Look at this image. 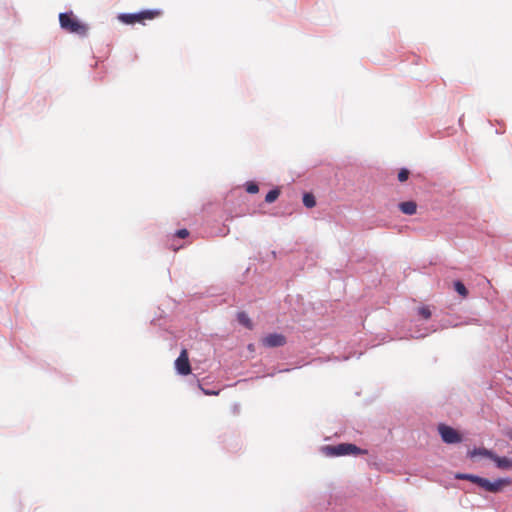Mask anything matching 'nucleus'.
Masks as SVG:
<instances>
[{"instance_id": "1", "label": "nucleus", "mask_w": 512, "mask_h": 512, "mask_svg": "<svg viewBox=\"0 0 512 512\" xmlns=\"http://www.w3.org/2000/svg\"><path fill=\"white\" fill-rule=\"evenodd\" d=\"M163 14L160 9L143 10L138 13H122L118 15V20L126 25H134L136 23L145 25L146 21H152Z\"/></svg>"}, {"instance_id": "2", "label": "nucleus", "mask_w": 512, "mask_h": 512, "mask_svg": "<svg viewBox=\"0 0 512 512\" xmlns=\"http://www.w3.org/2000/svg\"><path fill=\"white\" fill-rule=\"evenodd\" d=\"M59 22L62 29L69 33L85 36L88 31L87 25L81 23L73 13H61L59 15Z\"/></svg>"}, {"instance_id": "3", "label": "nucleus", "mask_w": 512, "mask_h": 512, "mask_svg": "<svg viewBox=\"0 0 512 512\" xmlns=\"http://www.w3.org/2000/svg\"><path fill=\"white\" fill-rule=\"evenodd\" d=\"M327 450L329 451L330 455L333 456H342V455H349V454H365L366 451L360 449L354 444L350 443H341L336 446H328Z\"/></svg>"}, {"instance_id": "4", "label": "nucleus", "mask_w": 512, "mask_h": 512, "mask_svg": "<svg viewBox=\"0 0 512 512\" xmlns=\"http://www.w3.org/2000/svg\"><path fill=\"white\" fill-rule=\"evenodd\" d=\"M438 430L442 437V440L445 443H448V444L459 443L462 440L461 435L458 433V431L453 429L450 426L441 424V425H439Z\"/></svg>"}, {"instance_id": "5", "label": "nucleus", "mask_w": 512, "mask_h": 512, "mask_svg": "<svg viewBox=\"0 0 512 512\" xmlns=\"http://www.w3.org/2000/svg\"><path fill=\"white\" fill-rule=\"evenodd\" d=\"M175 368L181 375H188L191 373V366L189 362L188 352L183 349L179 357L175 360Z\"/></svg>"}, {"instance_id": "6", "label": "nucleus", "mask_w": 512, "mask_h": 512, "mask_svg": "<svg viewBox=\"0 0 512 512\" xmlns=\"http://www.w3.org/2000/svg\"><path fill=\"white\" fill-rule=\"evenodd\" d=\"M261 343L268 348L281 347L286 344V337L279 333H272L263 337Z\"/></svg>"}, {"instance_id": "7", "label": "nucleus", "mask_w": 512, "mask_h": 512, "mask_svg": "<svg viewBox=\"0 0 512 512\" xmlns=\"http://www.w3.org/2000/svg\"><path fill=\"white\" fill-rule=\"evenodd\" d=\"M509 484L510 481L508 479H498L494 482H491L488 479L483 478L478 486H480L481 488L488 492L496 493L501 491L504 486Z\"/></svg>"}, {"instance_id": "8", "label": "nucleus", "mask_w": 512, "mask_h": 512, "mask_svg": "<svg viewBox=\"0 0 512 512\" xmlns=\"http://www.w3.org/2000/svg\"><path fill=\"white\" fill-rule=\"evenodd\" d=\"M484 453L486 454V457L495 462L498 468L504 470H509L512 468V459L508 457H500L491 451H485Z\"/></svg>"}, {"instance_id": "9", "label": "nucleus", "mask_w": 512, "mask_h": 512, "mask_svg": "<svg viewBox=\"0 0 512 512\" xmlns=\"http://www.w3.org/2000/svg\"><path fill=\"white\" fill-rule=\"evenodd\" d=\"M401 212L406 215H413L416 213L417 204L414 201H405L399 204Z\"/></svg>"}, {"instance_id": "10", "label": "nucleus", "mask_w": 512, "mask_h": 512, "mask_svg": "<svg viewBox=\"0 0 512 512\" xmlns=\"http://www.w3.org/2000/svg\"><path fill=\"white\" fill-rule=\"evenodd\" d=\"M237 320L244 327H246V328H248L250 330L253 328V323H252L251 319L249 318V316L247 315V313H245V312H238Z\"/></svg>"}, {"instance_id": "11", "label": "nucleus", "mask_w": 512, "mask_h": 512, "mask_svg": "<svg viewBox=\"0 0 512 512\" xmlns=\"http://www.w3.org/2000/svg\"><path fill=\"white\" fill-rule=\"evenodd\" d=\"M455 477H456V479L471 481L477 485H479L483 479L482 477H479L476 475L464 474V473H458V474H456Z\"/></svg>"}, {"instance_id": "12", "label": "nucleus", "mask_w": 512, "mask_h": 512, "mask_svg": "<svg viewBox=\"0 0 512 512\" xmlns=\"http://www.w3.org/2000/svg\"><path fill=\"white\" fill-rule=\"evenodd\" d=\"M303 204L307 208H313L316 205V200L313 194L305 193L303 196Z\"/></svg>"}, {"instance_id": "13", "label": "nucleus", "mask_w": 512, "mask_h": 512, "mask_svg": "<svg viewBox=\"0 0 512 512\" xmlns=\"http://www.w3.org/2000/svg\"><path fill=\"white\" fill-rule=\"evenodd\" d=\"M280 195V190L279 189H272L271 191H269L267 194H266V197H265V201L267 203H272L274 201L277 200V198L279 197Z\"/></svg>"}, {"instance_id": "14", "label": "nucleus", "mask_w": 512, "mask_h": 512, "mask_svg": "<svg viewBox=\"0 0 512 512\" xmlns=\"http://www.w3.org/2000/svg\"><path fill=\"white\" fill-rule=\"evenodd\" d=\"M454 288L457 291V293L460 294L462 297H467L468 290L461 281H456L454 283Z\"/></svg>"}, {"instance_id": "15", "label": "nucleus", "mask_w": 512, "mask_h": 512, "mask_svg": "<svg viewBox=\"0 0 512 512\" xmlns=\"http://www.w3.org/2000/svg\"><path fill=\"white\" fill-rule=\"evenodd\" d=\"M418 314L423 317L424 319H429L431 317V311L429 307L422 306L418 308Z\"/></svg>"}, {"instance_id": "16", "label": "nucleus", "mask_w": 512, "mask_h": 512, "mask_svg": "<svg viewBox=\"0 0 512 512\" xmlns=\"http://www.w3.org/2000/svg\"><path fill=\"white\" fill-rule=\"evenodd\" d=\"M246 191L250 194L257 193L259 191V187L254 182H248L246 185Z\"/></svg>"}, {"instance_id": "17", "label": "nucleus", "mask_w": 512, "mask_h": 512, "mask_svg": "<svg viewBox=\"0 0 512 512\" xmlns=\"http://www.w3.org/2000/svg\"><path fill=\"white\" fill-rule=\"evenodd\" d=\"M409 174H410L409 170H407L405 168L401 169L398 173V180L400 182H405L408 179Z\"/></svg>"}, {"instance_id": "18", "label": "nucleus", "mask_w": 512, "mask_h": 512, "mask_svg": "<svg viewBox=\"0 0 512 512\" xmlns=\"http://www.w3.org/2000/svg\"><path fill=\"white\" fill-rule=\"evenodd\" d=\"M485 451H488V450H487V449H485V448L474 449V450L470 453V455H471V457H474V456H476V455H481V456L486 457V454L484 453Z\"/></svg>"}, {"instance_id": "19", "label": "nucleus", "mask_w": 512, "mask_h": 512, "mask_svg": "<svg viewBox=\"0 0 512 512\" xmlns=\"http://www.w3.org/2000/svg\"><path fill=\"white\" fill-rule=\"evenodd\" d=\"M189 235V231L187 229H180L176 232V236L179 238H186Z\"/></svg>"}, {"instance_id": "20", "label": "nucleus", "mask_w": 512, "mask_h": 512, "mask_svg": "<svg viewBox=\"0 0 512 512\" xmlns=\"http://www.w3.org/2000/svg\"><path fill=\"white\" fill-rule=\"evenodd\" d=\"M201 389L204 392V394H206V395H217L218 394V392H215V391H212V390H205L203 388H201Z\"/></svg>"}]
</instances>
